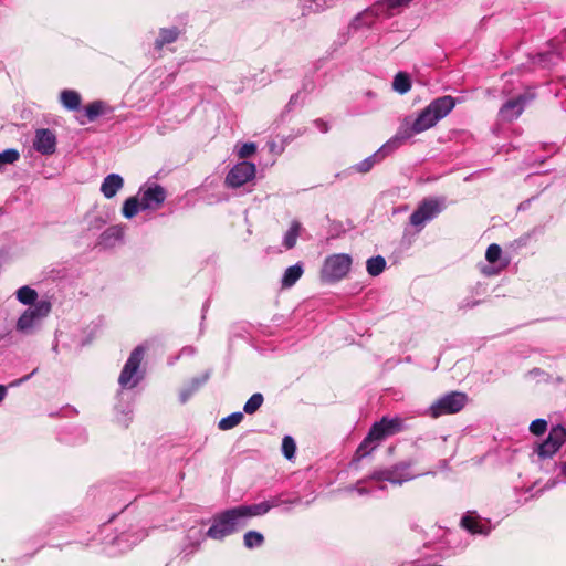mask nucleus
Here are the masks:
<instances>
[{
	"instance_id": "22",
	"label": "nucleus",
	"mask_w": 566,
	"mask_h": 566,
	"mask_svg": "<svg viewBox=\"0 0 566 566\" xmlns=\"http://www.w3.org/2000/svg\"><path fill=\"white\" fill-rule=\"evenodd\" d=\"M388 155L389 154H387L385 151H380V148H379L376 153H374L371 156L365 158L364 160H361L360 163L355 165L353 168L358 172L366 174L374 167V165L376 163H379Z\"/></svg>"
},
{
	"instance_id": "8",
	"label": "nucleus",
	"mask_w": 566,
	"mask_h": 566,
	"mask_svg": "<svg viewBox=\"0 0 566 566\" xmlns=\"http://www.w3.org/2000/svg\"><path fill=\"white\" fill-rule=\"evenodd\" d=\"M443 209V201L439 199H426L411 213L410 223L421 229L426 222L436 218Z\"/></svg>"
},
{
	"instance_id": "38",
	"label": "nucleus",
	"mask_w": 566,
	"mask_h": 566,
	"mask_svg": "<svg viewBox=\"0 0 566 566\" xmlns=\"http://www.w3.org/2000/svg\"><path fill=\"white\" fill-rule=\"evenodd\" d=\"M206 379H207V377H203L201 380L195 379V380L192 381V388H191V390H189V391H182V392L180 394V400H181V402H186V401H187V399L189 398V396L191 395V392H192V391H195V390H196V389H197V388H198L202 382H205V381H206Z\"/></svg>"
},
{
	"instance_id": "28",
	"label": "nucleus",
	"mask_w": 566,
	"mask_h": 566,
	"mask_svg": "<svg viewBox=\"0 0 566 566\" xmlns=\"http://www.w3.org/2000/svg\"><path fill=\"white\" fill-rule=\"evenodd\" d=\"M243 419V413L238 411L229 415L228 417L222 418L219 421V429L221 430H230L238 426Z\"/></svg>"
},
{
	"instance_id": "40",
	"label": "nucleus",
	"mask_w": 566,
	"mask_h": 566,
	"mask_svg": "<svg viewBox=\"0 0 566 566\" xmlns=\"http://www.w3.org/2000/svg\"><path fill=\"white\" fill-rule=\"evenodd\" d=\"M314 123L322 133H326L328 130V126L324 120L316 119Z\"/></svg>"
},
{
	"instance_id": "20",
	"label": "nucleus",
	"mask_w": 566,
	"mask_h": 566,
	"mask_svg": "<svg viewBox=\"0 0 566 566\" xmlns=\"http://www.w3.org/2000/svg\"><path fill=\"white\" fill-rule=\"evenodd\" d=\"M239 509L245 523H248L251 517L261 516L269 512V505L265 503V501L258 504L240 505Z\"/></svg>"
},
{
	"instance_id": "23",
	"label": "nucleus",
	"mask_w": 566,
	"mask_h": 566,
	"mask_svg": "<svg viewBox=\"0 0 566 566\" xmlns=\"http://www.w3.org/2000/svg\"><path fill=\"white\" fill-rule=\"evenodd\" d=\"M17 298L24 305H33L38 302V292L30 286H22L17 291Z\"/></svg>"
},
{
	"instance_id": "4",
	"label": "nucleus",
	"mask_w": 566,
	"mask_h": 566,
	"mask_svg": "<svg viewBox=\"0 0 566 566\" xmlns=\"http://www.w3.org/2000/svg\"><path fill=\"white\" fill-rule=\"evenodd\" d=\"M352 262V256L346 253H337L327 256L321 270L322 281L326 283L340 281L348 274Z\"/></svg>"
},
{
	"instance_id": "7",
	"label": "nucleus",
	"mask_w": 566,
	"mask_h": 566,
	"mask_svg": "<svg viewBox=\"0 0 566 566\" xmlns=\"http://www.w3.org/2000/svg\"><path fill=\"white\" fill-rule=\"evenodd\" d=\"M144 352L142 346H137L128 357L118 378V382L123 388H134L137 386L140 379L138 369L144 357Z\"/></svg>"
},
{
	"instance_id": "13",
	"label": "nucleus",
	"mask_w": 566,
	"mask_h": 566,
	"mask_svg": "<svg viewBox=\"0 0 566 566\" xmlns=\"http://www.w3.org/2000/svg\"><path fill=\"white\" fill-rule=\"evenodd\" d=\"M412 478V474L409 472L408 464H399L396 465L392 470H385L375 472L371 475V479L377 481H389L395 484H400L403 481H408Z\"/></svg>"
},
{
	"instance_id": "2",
	"label": "nucleus",
	"mask_w": 566,
	"mask_h": 566,
	"mask_svg": "<svg viewBox=\"0 0 566 566\" xmlns=\"http://www.w3.org/2000/svg\"><path fill=\"white\" fill-rule=\"evenodd\" d=\"M454 106L455 101L449 95L433 99L413 120V130L422 133L433 127L440 119L446 117Z\"/></svg>"
},
{
	"instance_id": "25",
	"label": "nucleus",
	"mask_w": 566,
	"mask_h": 566,
	"mask_svg": "<svg viewBox=\"0 0 566 566\" xmlns=\"http://www.w3.org/2000/svg\"><path fill=\"white\" fill-rule=\"evenodd\" d=\"M386 268V261L382 256L377 255L367 260L366 269L369 275L377 276L379 275Z\"/></svg>"
},
{
	"instance_id": "35",
	"label": "nucleus",
	"mask_w": 566,
	"mask_h": 566,
	"mask_svg": "<svg viewBox=\"0 0 566 566\" xmlns=\"http://www.w3.org/2000/svg\"><path fill=\"white\" fill-rule=\"evenodd\" d=\"M301 502L300 497H295L293 500H284L282 496H274L271 500L265 501V503L269 505V511L273 507H277L282 504H297Z\"/></svg>"
},
{
	"instance_id": "15",
	"label": "nucleus",
	"mask_w": 566,
	"mask_h": 566,
	"mask_svg": "<svg viewBox=\"0 0 566 566\" xmlns=\"http://www.w3.org/2000/svg\"><path fill=\"white\" fill-rule=\"evenodd\" d=\"M371 428L376 430V433L381 438V440H384L385 438L394 436L402 430V420L398 417H384L380 421L375 422Z\"/></svg>"
},
{
	"instance_id": "33",
	"label": "nucleus",
	"mask_w": 566,
	"mask_h": 566,
	"mask_svg": "<svg viewBox=\"0 0 566 566\" xmlns=\"http://www.w3.org/2000/svg\"><path fill=\"white\" fill-rule=\"evenodd\" d=\"M19 151L15 149H7L0 154V169L7 164H13L19 159Z\"/></svg>"
},
{
	"instance_id": "6",
	"label": "nucleus",
	"mask_w": 566,
	"mask_h": 566,
	"mask_svg": "<svg viewBox=\"0 0 566 566\" xmlns=\"http://www.w3.org/2000/svg\"><path fill=\"white\" fill-rule=\"evenodd\" d=\"M51 311V303L46 300H41L23 312L17 322V329L22 333H30L42 318L49 315Z\"/></svg>"
},
{
	"instance_id": "12",
	"label": "nucleus",
	"mask_w": 566,
	"mask_h": 566,
	"mask_svg": "<svg viewBox=\"0 0 566 566\" xmlns=\"http://www.w3.org/2000/svg\"><path fill=\"white\" fill-rule=\"evenodd\" d=\"M33 148L41 155H52L56 150V135L48 128L35 130L33 138Z\"/></svg>"
},
{
	"instance_id": "11",
	"label": "nucleus",
	"mask_w": 566,
	"mask_h": 566,
	"mask_svg": "<svg viewBox=\"0 0 566 566\" xmlns=\"http://www.w3.org/2000/svg\"><path fill=\"white\" fill-rule=\"evenodd\" d=\"M416 134H420V132L413 130V122L410 123L406 119L397 130L396 135L380 147V151H385L390 155Z\"/></svg>"
},
{
	"instance_id": "43",
	"label": "nucleus",
	"mask_w": 566,
	"mask_h": 566,
	"mask_svg": "<svg viewBox=\"0 0 566 566\" xmlns=\"http://www.w3.org/2000/svg\"><path fill=\"white\" fill-rule=\"evenodd\" d=\"M30 378V375L29 376H25L23 379L19 380V382L23 381V380H27Z\"/></svg>"
},
{
	"instance_id": "16",
	"label": "nucleus",
	"mask_w": 566,
	"mask_h": 566,
	"mask_svg": "<svg viewBox=\"0 0 566 566\" xmlns=\"http://www.w3.org/2000/svg\"><path fill=\"white\" fill-rule=\"evenodd\" d=\"M461 526L471 534H483L486 535L490 532L489 522L482 521V518L474 513H468L461 520Z\"/></svg>"
},
{
	"instance_id": "34",
	"label": "nucleus",
	"mask_w": 566,
	"mask_h": 566,
	"mask_svg": "<svg viewBox=\"0 0 566 566\" xmlns=\"http://www.w3.org/2000/svg\"><path fill=\"white\" fill-rule=\"evenodd\" d=\"M502 250L499 244L492 243L489 245L485 252V259L490 263H495L501 256Z\"/></svg>"
},
{
	"instance_id": "21",
	"label": "nucleus",
	"mask_w": 566,
	"mask_h": 566,
	"mask_svg": "<svg viewBox=\"0 0 566 566\" xmlns=\"http://www.w3.org/2000/svg\"><path fill=\"white\" fill-rule=\"evenodd\" d=\"M62 105L69 111H77L81 106V96L76 91L64 90L60 94Z\"/></svg>"
},
{
	"instance_id": "37",
	"label": "nucleus",
	"mask_w": 566,
	"mask_h": 566,
	"mask_svg": "<svg viewBox=\"0 0 566 566\" xmlns=\"http://www.w3.org/2000/svg\"><path fill=\"white\" fill-rule=\"evenodd\" d=\"M547 429V422L544 419H536L530 426V431L535 436L543 434Z\"/></svg>"
},
{
	"instance_id": "9",
	"label": "nucleus",
	"mask_w": 566,
	"mask_h": 566,
	"mask_svg": "<svg viewBox=\"0 0 566 566\" xmlns=\"http://www.w3.org/2000/svg\"><path fill=\"white\" fill-rule=\"evenodd\" d=\"M256 172L255 165L250 161L237 164L227 175L226 184L230 188H239L254 178Z\"/></svg>"
},
{
	"instance_id": "30",
	"label": "nucleus",
	"mask_w": 566,
	"mask_h": 566,
	"mask_svg": "<svg viewBox=\"0 0 566 566\" xmlns=\"http://www.w3.org/2000/svg\"><path fill=\"white\" fill-rule=\"evenodd\" d=\"M263 403V396L259 392L253 394L245 402L243 410L248 415L254 413Z\"/></svg>"
},
{
	"instance_id": "39",
	"label": "nucleus",
	"mask_w": 566,
	"mask_h": 566,
	"mask_svg": "<svg viewBox=\"0 0 566 566\" xmlns=\"http://www.w3.org/2000/svg\"><path fill=\"white\" fill-rule=\"evenodd\" d=\"M411 0H384V4L390 9H397L407 6Z\"/></svg>"
},
{
	"instance_id": "26",
	"label": "nucleus",
	"mask_w": 566,
	"mask_h": 566,
	"mask_svg": "<svg viewBox=\"0 0 566 566\" xmlns=\"http://www.w3.org/2000/svg\"><path fill=\"white\" fill-rule=\"evenodd\" d=\"M392 87L400 94L407 93L411 88V82L406 73L399 72L392 82Z\"/></svg>"
},
{
	"instance_id": "27",
	"label": "nucleus",
	"mask_w": 566,
	"mask_h": 566,
	"mask_svg": "<svg viewBox=\"0 0 566 566\" xmlns=\"http://www.w3.org/2000/svg\"><path fill=\"white\" fill-rule=\"evenodd\" d=\"M178 30L176 28L161 29L160 36L156 40V46L161 48L165 44L172 43L178 38Z\"/></svg>"
},
{
	"instance_id": "14",
	"label": "nucleus",
	"mask_w": 566,
	"mask_h": 566,
	"mask_svg": "<svg viewBox=\"0 0 566 566\" xmlns=\"http://www.w3.org/2000/svg\"><path fill=\"white\" fill-rule=\"evenodd\" d=\"M530 99H531V97H528L526 95H520L516 98L507 101L501 107L500 116L502 117V119L507 120V122L514 120L522 114L526 103Z\"/></svg>"
},
{
	"instance_id": "41",
	"label": "nucleus",
	"mask_w": 566,
	"mask_h": 566,
	"mask_svg": "<svg viewBox=\"0 0 566 566\" xmlns=\"http://www.w3.org/2000/svg\"><path fill=\"white\" fill-rule=\"evenodd\" d=\"M7 395V388L2 385H0V402L4 399Z\"/></svg>"
},
{
	"instance_id": "3",
	"label": "nucleus",
	"mask_w": 566,
	"mask_h": 566,
	"mask_svg": "<svg viewBox=\"0 0 566 566\" xmlns=\"http://www.w3.org/2000/svg\"><path fill=\"white\" fill-rule=\"evenodd\" d=\"M247 525L239 506L226 510L212 518L207 536L212 539H223Z\"/></svg>"
},
{
	"instance_id": "36",
	"label": "nucleus",
	"mask_w": 566,
	"mask_h": 566,
	"mask_svg": "<svg viewBox=\"0 0 566 566\" xmlns=\"http://www.w3.org/2000/svg\"><path fill=\"white\" fill-rule=\"evenodd\" d=\"M256 151L254 143H245L238 149V157L241 159L248 158Z\"/></svg>"
},
{
	"instance_id": "29",
	"label": "nucleus",
	"mask_w": 566,
	"mask_h": 566,
	"mask_svg": "<svg viewBox=\"0 0 566 566\" xmlns=\"http://www.w3.org/2000/svg\"><path fill=\"white\" fill-rule=\"evenodd\" d=\"M243 541L244 546L251 549L261 546L264 542V537L260 532L249 531L244 534Z\"/></svg>"
},
{
	"instance_id": "10",
	"label": "nucleus",
	"mask_w": 566,
	"mask_h": 566,
	"mask_svg": "<svg viewBox=\"0 0 566 566\" xmlns=\"http://www.w3.org/2000/svg\"><path fill=\"white\" fill-rule=\"evenodd\" d=\"M566 441V430L562 426L551 429L548 437L538 446L537 453L541 458L553 457Z\"/></svg>"
},
{
	"instance_id": "5",
	"label": "nucleus",
	"mask_w": 566,
	"mask_h": 566,
	"mask_svg": "<svg viewBox=\"0 0 566 566\" xmlns=\"http://www.w3.org/2000/svg\"><path fill=\"white\" fill-rule=\"evenodd\" d=\"M468 402V397L464 392L451 391L438 400H436L429 408V415L432 418H439L446 415H452L461 411Z\"/></svg>"
},
{
	"instance_id": "32",
	"label": "nucleus",
	"mask_w": 566,
	"mask_h": 566,
	"mask_svg": "<svg viewBox=\"0 0 566 566\" xmlns=\"http://www.w3.org/2000/svg\"><path fill=\"white\" fill-rule=\"evenodd\" d=\"M296 444L292 437L285 436L282 441V451L287 459H292L295 454Z\"/></svg>"
},
{
	"instance_id": "42",
	"label": "nucleus",
	"mask_w": 566,
	"mask_h": 566,
	"mask_svg": "<svg viewBox=\"0 0 566 566\" xmlns=\"http://www.w3.org/2000/svg\"><path fill=\"white\" fill-rule=\"evenodd\" d=\"M560 475L563 476L564 481L566 482V462L562 464L560 468Z\"/></svg>"
},
{
	"instance_id": "31",
	"label": "nucleus",
	"mask_w": 566,
	"mask_h": 566,
	"mask_svg": "<svg viewBox=\"0 0 566 566\" xmlns=\"http://www.w3.org/2000/svg\"><path fill=\"white\" fill-rule=\"evenodd\" d=\"M104 104L101 101H95L85 107V115L90 122L97 118L103 113Z\"/></svg>"
},
{
	"instance_id": "24",
	"label": "nucleus",
	"mask_w": 566,
	"mask_h": 566,
	"mask_svg": "<svg viewBox=\"0 0 566 566\" xmlns=\"http://www.w3.org/2000/svg\"><path fill=\"white\" fill-rule=\"evenodd\" d=\"M300 231H301V223L298 221H293L283 239V244L286 249H292L295 247L297 238L300 235Z\"/></svg>"
},
{
	"instance_id": "17",
	"label": "nucleus",
	"mask_w": 566,
	"mask_h": 566,
	"mask_svg": "<svg viewBox=\"0 0 566 566\" xmlns=\"http://www.w3.org/2000/svg\"><path fill=\"white\" fill-rule=\"evenodd\" d=\"M124 186V179L117 174L106 176L101 185L105 198H113Z\"/></svg>"
},
{
	"instance_id": "1",
	"label": "nucleus",
	"mask_w": 566,
	"mask_h": 566,
	"mask_svg": "<svg viewBox=\"0 0 566 566\" xmlns=\"http://www.w3.org/2000/svg\"><path fill=\"white\" fill-rule=\"evenodd\" d=\"M167 198L165 188L158 184L139 188L137 197H129L123 205V216L134 218L139 210H158Z\"/></svg>"
},
{
	"instance_id": "19",
	"label": "nucleus",
	"mask_w": 566,
	"mask_h": 566,
	"mask_svg": "<svg viewBox=\"0 0 566 566\" xmlns=\"http://www.w3.org/2000/svg\"><path fill=\"white\" fill-rule=\"evenodd\" d=\"M303 266L301 263H296L292 266H289L281 280L282 287L289 289L292 287L302 276Z\"/></svg>"
},
{
	"instance_id": "18",
	"label": "nucleus",
	"mask_w": 566,
	"mask_h": 566,
	"mask_svg": "<svg viewBox=\"0 0 566 566\" xmlns=\"http://www.w3.org/2000/svg\"><path fill=\"white\" fill-rule=\"evenodd\" d=\"M381 438L376 433V430L370 428L368 434L366 438L361 441V443L358 446L356 455L358 459L364 458L374 451L379 443L381 442Z\"/></svg>"
}]
</instances>
